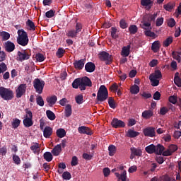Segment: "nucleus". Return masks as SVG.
<instances>
[{"label":"nucleus","instance_id":"f257e3e1","mask_svg":"<svg viewBox=\"0 0 181 181\" xmlns=\"http://www.w3.org/2000/svg\"><path fill=\"white\" fill-rule=\"evenodd\" d=\"M18 37H17V43L20 46H28L29 43V37L28 36V33H26L23 29L18 30L17 32Z\"/></svg>","mask_w":181,"mask_h":181},{"label":"nucleus","instance_id":"f03ea898","mask_svg":"<svg viewBox=\"0 0 181 181\" xmlns=\"http://www.w3.org/2000/svg\"><path fill=\"white\" fill-rule=\"evenodd\" d=\"M145 149L147 153H156V155H162V153L163 151H165V146H162L161 144H158L157 146L151 144L146 146Z\"/></svg>","mask_w":181,"mask_h":181},{"label":"nucleus","instance_id":"7ed1b4c3","mask_svg":"<svg viewBox=\"0 0 181 181\" xmlns=\"http://www.w3.org/2000/svg\"><path fill=\"white\" fill-rule=\"evenodd\" d=\"M108 98V89L105 85H101L98 90L97 98L98 101L103 103Z\"/></svg>","mask_w":181,"mask_h":181},{"label":"nucleus","instance_id":"20e7f679","mask_svg":"<svg viewBox=\"0 0 181 181\" xmlns=\"http://www.w3.org/2000/svg\"><path fill=\"white\" fill-rule=\"evenodd\" d=\"M0 97L6 101H9L13 98V91L4 86L0 87Z\"/></svg>","mask_w":181,"mask_h":181},{"label":"nucleus","instance_id":"39448f33","mask_svg":"<svg viewBox=\"0 0 181 181\" xmlns=\"http://www.w3.org/2000/svg\"><path fill=\"white\" fill-rule=\"evenodd\" d=\"M46 83H45V81L40 80V78H35L33 81V87L35 90V92L37 93V94H42L43 93V88H45Z\"/></svg>","mask_w":181,"mask_h":181},{"label":"nucleus","instance_id":"423d86ee","mask_svg":"<svg viewBox=\"0 0 181 181\" xmlns=\"http://www.w3.org/2000/svg\"><path fill=\"white\" fill-rule=\"evenodd\" d=\"M98 57L100 62H105V64H111L112 63V55L110 54V53L102 51L98 54Z\"/></svg>","mask_w":181,"mask_h":181},{"label":"nucleus","instance_id":"0eeeda50","mask_svg":"<svg viewBox=\"0 0 181 181\" xmlns=\"http://www.w3.org/2000/svg\"><path fill=\"white\" fill-rule=\"evenodd\" d=\"M93 82H91V79L90 78L85 76L82 78H81V91H84L86 90V87H92Z\"/></svg>","mask_w":181,"mask_h":181},{"label":"nucleus","instance_id":"6e6552de","mask_svg":"<svg viewBox=\"0 0 181 181\" xmlns=\"http://www.w3.org/2000/svg\"><path fill=\"white\" fill-rule=\"evenodd\" d=\"M19 62H25V60H29L30 59V51L23 50L22 52H18Z\"/></svg>","mask_w":181,"mask_h":181},{"label":"nucleus","instance_id":"1a4fd4ad","mask_svg":"<svg viewBox=\"0 0 181 181\" xmlns=\"http://www.w3.org/2000/svg\"><path fill=\"white\" fill-rule=\"evenodd\" d=\"M25 94H26V84H20L16 90V98H21L23 95H25Z\"/></svg>","mask_w":181,"mask_h":181},{"label":"nucleus","instance_id":"9d476101","mask_svg":"<svg viewBox=\"0 0 181 181\" xmlns=\"http://www.w3.org/2000/svg\"><path fill=\"white\" fill-rule=\"evenodd\" d=\"M143 134L145 136H148L149 138H153L156 135L155 132V127H145L143 130Z\"/></svg>","mask_w":181,"mask_h":181},{"label":"nucleus","instance_id":"9b49d317","mask_svg":"<svg viewBox=\"0 0 181 181\" xmlns=\"http://www.w3.org/2000/svg\"><path fill=\"white\" fill-rule=\"evenodd\" d=\"M111 125L113 128H124L125 123L122 120L114 118L111 122Z\"/></svg>","mask_w":181,"mask_h":181},{"label":"nucleus","instance_id":"f8f14e48","mask_svg":"<svg viewBox=\"0 0 181 181\" xmlns=\"http://www.w3.org/2000/svg\"><path fill=\"white\" fill-rule=\"evenodd\" d=\"M84 64H86V59H84L74 62V66L76 70H83L84 69Z\"/></svg>","mask_w":181,"mask_h":181},{"label":"nucleus","instance_id":"ddd939ff","mask_svg":"<svg viewBox=\"0 0 181 181\" xmlns=\"http://www.w3.org/2000/svg\"><path fill=\"white\" fill-rule=\"evenodd\" d=\"M4 49L8 53H11L15 50V44L11 41H7L4 43Z\"/></svg>","mask_w":181,"mask_h":181},{"label":"nucleus","instance_id":"4468645a","mask_svg":"<svg viewBox=\"0 0 181 181\" xmlns=\"http://www.w3.org/2000/svg\"><path fill=\"white\" fill-rule=\"evenodd\" d=\"M79 134H83L86 135H93L91 129L86 126H81L78 128Z\"/></svg>","mask_w":181,"mask_h":181},{"label":"nucleus","instance_id":"2eb2a0df","mask_svg":"<svg viewBox=\"0 0 181 181\" xmlns=\"http://www.w3.org/2000/svg\"><path fill=\"white\" fill-rule=\"evenodd\" d=\"M158 18V13H154L153 14H148L144 17L146 22L148 23H155V21Z\"/></svg>","mask_w":181,"mask_h":181},{"label":"nucleus","instance_id":"dca6fc26","mask_svg":"<svg viewBox=\"0 0 181 181\" xmlns=\"http://www.w3.org/2000/svg\"><path fill=\"white\" fill-rule=\"evenodd\" d=\"M43 135L45 138H50L53 135V129L49 126H46L43 130Z\"/></svg>","mask_w":181,"mask_h":181},{"label":"nucleus","instance_id":"f3484780","mask_svg":"<svg viewBox=\"0 0 181 181\" xmlns=\"http://www.w3.org/2000/svg\"><path fill=\"white\" fill-rule=\"evenodd\" d=\"M85 70L87 73H93L95 70V64L93 62H88L85 65Z\"/></svg>","mask_w":181,"mask_h":181},{"label":"nucleus","instance_id":"a211bd4d","mask_svg":"<svg viewBox=\"0 0 181 181\" xmlns=\"http://www.w3.org/2000/svg\"><path fill=\"white\" fill-rule=\"evenodd\" d=\"M47 103H48L49 107H53L54 104L57 102V96L56 95H52L50 97H47Z\"/></svg>","mask_w":181,"mask_h":181},{"label":"nucleus","instance_id":"6ab92c4d","mask_svg":"<svg viewBox=\"0 0 181 181\" xmlns=\"http://www.w3.org/2000/svg\"><path fill=\"white\" fill-rule=\"evenodd\" d=\"M149 78L160 80V78H162V72H160L159 69H157L154 71V73L150 74Z\"/></svg>","mask_w":181,"mask_h":181},{"label":"nucleus","instance_id":"aec40b11","mask_svg":"<svg viewBox=\"0 0 181 181\" xmlns=\"http://www.w3.org/2000/svg\"><path fill=\"white\" fill-rule=\"evenodd\" d=\"M141 5L142 6H147L148 11L153 6V1L152 0H141Z\"/></svg>","mask_w":181,"mask_h":181},{"label":"nucleus","instance_id":"412c9836","mask_svg":"<svg viewBox=\"0 0 181 181\" xmlns=\"http://www.w3.org/2000/svg\"><path fill=\"white\" fill-rule=\"evenodd\" d=\"M51 152L54 156H59V155H60V152H62V144H57L55 146Z\"/></svg>","mask_w":181,"mask_h":181},{"label":"nucleus","instance_id":"4be33fe9","mask_svg":"<svg viewBox=\"0 0 181 181\" xmlns=\"http://www.w3.org/2000/svg\"><path fill=\"white\" fill-rule=\"evenodd\" d=\"M141 117L144 119H149L151 117H153V111L148 110H145L142 112Z\"/></svg>","mask_w":181,"mask_h":181},{"label":"nucleus","instance_id":"5701e85b","mask_svg":"<svg viewBox=\"0 0 181 181\" xmlns=\"http://www.w3.org/2000/svg\"><path fill=\"white\" fill-rule=\"evenodd\" d=\"M130 151L132 155H135L136 156H142V150L139 148L131 147Z\"/></svg>","mask_w":181,"mask_h":181},{"label":"nucleus","instance_id":"b1692460","mask_svg":"<svg viewBox=\"0 0 181 181\" xmlns=\"http://www.w3.org/2000/svg\"><path fill=\"white\" fill-rule=\"evenodd\" d=\"M175 6H176L175 2H169L167 4L163 5L164 9L166 10L168 12H170L172 9H175Z\"/></svg>","mask_w":181,"mask_h":181},{"label":"nucleus","instance_id":"393cba45","mask_svg":"<svg viewBox=\"0 0 181 181\" xmlns=\"http://www.w3.org/2000/svg\"><path fill=\"white\" fill-rule=\"evenodd\" d=\"M30 150L33 151V153H39L40 152V147L39 146V143H33L32 146H30Z\"/></svg>","mask_w":181,"mask_h":181},{"label":"nucleus","instance_id":"a878e982","mask_svg":"<svg viewBox=\"0 0 181 181\" xmlns=\"http://www.w3.org/2000/svg\"><path fill=\"white\" fill-rule=\"evenodd\" d=\"M129 50H131V45L124 47L122 49V56H124V57H128L130 53Z\"/></svg>","mask_w":181,"mask_h":181},{"label":"nucleus","instance_id":"bb28decb","mask_svg":"<svg viewBox=\"0 0 181 181\" xmlns=\"http://www.w3.org/2000/svg\"><path fill=\"white\" fill-rule=\"evenodd\" d=\"M160 48V42H159V40L155 41L151 45V50H153L154 53H156Z\"/></svg>","mask_w":181,"mask_h":181},{"label":"nucleus","instance_id":"cd10ccee","mask_svg":"<svg viewBox=\"0 0 181 181\" xmlns=\"http://www.w3.org/2000/svg\"><path fill=\"white\" fill-rule=\"evenodd\" d=\"M23 123L24 127H25L26 128H29L33 125V120H32V119H29V117H25L23 120Z\"/></svg>","mask_w":181,"mask_h":181},{"label":"nucleus","instance_id":"c85d7f7f","mask_svg":"<svg viewBox=\"0 0 181 181\" xmlns=\"http://www.w3.org/2000/svg\"><path fill=\"white\" fill-rule=\"evenodd\" d=\"M81 78H76L73 83H72V87L73 88H78L81 90Z\"/></svg>","mask_w":181,"mask_h":181},{"label":"nucleus","instance_id":"c756f323","mask_svg":"<svg viewBox=\"0 0 181 181\" xmlns=\"http://www.w3.org/2000/svg\"><path fill=\"white\" fill-rule=\"evenodd\" d=\"M65 112V117L66 118H69V117L71 116V114H73L72 110H71V105H66L64 110Z\"/></svg>","mask_w":181,"mask_h":181},{"label":"nucleus","instance_id":"7c9ffc66","mask_svg":"<svg viewBox=\"0 0 181 181\" xmlns=\"http://www.w3.org/2000/svg\"><path fill=\"white\" fill-rule=\"evenodd\" d=\"M140 26L142 29H144L145 30H149L152 29V27L151 26V23H148V21H146L145 19H144V22L141 23Z\"/></svg>","mask_w":181,"mask_h":181},{"label":"nucleus","instance_id":"2f4dec72","mask_svg":"<svg viewBox=\"0 0 181 181\" xmlns=\"http://www.w3.org/2000/svg\"><path fill=\"white\" fill-rule=\"evenodd\" d=\"M43 158L47 162H52L53 160V155L49 151L44 153Z\"/></svg>","mask_w":181,"mask_h":181},{"label":"nucleus","instance_id":"473e14b6","mask_svg":"<svg viewBox=\"0 0 181 181\" xmlns=\"http://www.w3.org/2000/svg\"><path fill=\"white\" fill-rule=\"evenodd\" d=\"M172 108H173V105H170L169 108H168L167 107H163L160 109V115H166V114H168V112H169V110H172Z\"/></svg>","mask_w":181,"mask_h":181},{"label":"nucleus","instance_id":"72a5a7b5","mask_svg":"<svg viewBox=\"0 0 181 181\" xmlns=\"http://www.w3.org/2000/svg\"><path fill=\"white\" fill-rule=\"evenodd\" d=\"M138 135H139V132H136L133 129H129L127 134V136L129 138H136V136H138Z\"/></svg>","mask_w":181,"mask_h":181},{"label":"nucleus","instance_id":"f704fd0d","mask_svg":"<svg viewBox=\"0 0 181 181\" xmlns=\"http://www.w3.org/2000/svg\"><path fill=\"white\" fill-rule=\"evenodd\" d=\"M46 115L50 121H54L56 119V115L52 110H47Z\"/></svg>","mask_w":181,"mask_h":181},{"label":"nucleus","instance_id":"c9c22d12","mask_svg":"<svg viewBox=\"0 0 181 181\" xmlns=\"http://www.w3.org/2000/svg\"><path fill=\"white\" fill-rule=\"evenodd\" d=\"M118 32V30L117 29V28L115 27H112L111 28V37H112V39H118V37H119V35H118V34H117V33Z\"/></svg>","mask_w":181,"mask_h":181},{"label":"nucleus","instance_id":"e433bc0d","mask_svg":"<svg viewBox=\"0 0 181 181\" xmlns=\"http://www.w3.org/2000/svg\"><path fill=\"white\" fill-rule=\"evenodd\" d=\"M108 105L110 108H112V110H115L117 108V103H115V100L112 97H110L108 98Z\"/></svg>","mask_w":181,"mask_h":181},{"label":"nucleus","instance_id":"4c0bfd02","mask_svg":"<svg viewBox=\"0 0 181 181\" xmlns=\"http://www.w3.org/2000/svg\"><path fill=\"white\" fill-rule=\"evenodd\" d=\"M109 156H114L115 155V152H117V147L114 145H110L108 147Z\"/></svg>","mask_w":181,"mask_h":181},{"label":"nucleus","instance_id":"58836bf2","mask_svg":"<svg viewBox=\"0 0 181 181\" xmlns=\"http://www.w3.org/2000/svg\"><path fill=\"white\" fill-rule=\"evenodd\" d=\"M56 133L58 138H64L66 136V130L64 129H58Z\"/></svg>","mask_w":181,"mask_h":181},{"label":"nucleus","instance_id":"ea45409f","mask_svg":"<svg viewBox=\"0 0 181 181\" xmlns=\"http://www.w3.org/2000/svg\"><path fill=\"white\" fill-rule=\"evenodd\" d=\"M12 128L16 129L21 125V120L18 118L13 119L11 122Z\"/></svg>","mask_w":181,"mask_h":181},{"label":"nucleus","instance_id":"a19ab883","mask_svg":"<svg viewBox=\"0 0 181 181\" xmlns=\"http://www.w3.org/2000/svg\"><path fill=\"white\" fill-rule=\"evenodd\" d=\"M144 34L148 37H152L153 39H156V37H158V35H156L155 33L151 31V30H145Z\"/></svg>","mask_w":181,"mask_h":181},{"label":"nucleus","instance_id":"79ce46f5","mask_svg":"<svg viewBox=\"0 0 181 181\" xmlns=\"http://www.w3.org/2000/svg\"><path fill=\"white\" fill-rule=\"evenodd\" d=\"M129 32L130 33V35H135L138 32V27H136V25H131L129 27Z\"/></svg>","mask_w":181,"mask_h":181},{"label":"nucleus","instance_id":"37998d69","mask_svg":"<svg viewBox=\"0 0 181 181\" xmlns=\"http://www.w3.org/2000/svg\"><path fill=\"white\" fill-rule=\"evenodd\" d=\"M27 26L30 28V30H36V26L35 25V23L31 20L28 19L26 22Z\"/></svg>","mask_w":181,"mask_h":181},{"label":"nucleus","instance_id":"c03bdc74","mask_svg":"<svg viewBox=\"0 0 181 181\" xmlns=\"http://www.w3.org/2000/svg\"><path fill=\"white\" fill-rule=\"evenodd\" d=\"M130 93L131 94H138V93H139V86L137 85H133L131 86Z\"/></svg>","mask_w":181,"mask_h":181},{"label":"nucleus","instance_id":"a18cd8bd","mask_svg":"<svg viewBox=\"0 0 181 181\" xmlns=\"http://www.w3.org/2000/svg\"><path fill=\"white\" fill-rule=\"evenodd\" d=\"M35 59L37 62L42 63V62H45L46 57H45V55H43V54L37 53L35 54Z\"/></svg>","mask_w":181,"mask_h":181},{"label":"nucleus","instance_id":"49530a36","mask_svg":"<svg viewBox=\"0 0 181 181\" xmlns=\"http://www.w3.org/2000/svg\"><path fill=\"white\" fill-rule=\"evenodd\" d=\"M77 35H78L75 30H70L66 33V36H68V37H77Z\"/></svg>","mask_w":181,"mask_h":181},{"label":"nucleus","instance_id":"de8ad7c7","mask_svg":"<svg viewBox=\"0 0 181 181\" xmlns=\"http://www.w3.org/2000/svg\"><path fill=\"white\" fill-rule=\"evenodd\" d=\"M36 103L40 107H43V105H45V100H43V98L40 95L37 96Z\"/></svg>","mask_w":181,"mask_h":181},{"label":"nucleus","instance_id":"09e8293b","mask_svg":"<svg viewBox=\"0 0 181 181\" xmlns=\"http://www.w3.org/2000/svg\"><path fill=\"white\" fill-rule=\"evenodd\" d=\"M173 42V37H168L164 42H163V46L164 47H169V45Z\"/></svg>","mask_w":181,"mask_h":181},{"label":"nucleus","instance_id":"8fccbe9b","mask_svg":"<svg viewBox=\"0 0 181 181\" xmlns=\"http://www.w3.org/2000/svg\"><path fill=\"white\" fill-rule=\"evenodd\" d=\"M0 36L3 37V40H8V39L11 37V34H9L8 32L2 31Z\"/></svg>","mask_w":181,"mask_h":181},{"label":"nucleus","instance_id":"3c124183","mask_svg":"<svg viewBox=\"0 0 181 181\" xmlns=\"http://www.w3.org/2000/svg\"><path fill=\"white\" fill-rule=\"evenodd\" d=\"M64 53H66V50H64L63 48H59L56 52V56L60 59L63 57Z\"/></svg>","mask_w":181,"mask_h":181},{"label":"nucleus","instance_id":"603ef678","mask_svg":"<svg viewBox=\"0 0 181 181\" xmlns=\"http://www.w3.org/2000/svg\"><path fill=\"white\" fill-rule=\"evenodd\" d=\"M62 177L64 180H70L71 179V174L69 171H65L62 174Z\"/></svg>","mask_w":181,"mask_h":181},{"label":"nucleus","instance_id":"864d4df0","mask_svg":"<svg viewBox=\"0 0 181 181\" xmlns=\"http://www.w3.org/2000/svg\"><path fill=\"white\" fill-rule=\"evenodd\" d=\"M149 80L151 83V86L153 87H158L159 86V80L158 79H155L153 78H149Z\"/></svg>","mask_w":181,"mask_h":181},{"label":"nucleus","instance_id":"5fc2aeb1","mask_svg":"<svg viewBox=\"0 0 181 181\" xmlns=\"http://www.w3.org/2000/svg\"><path fill=\"white\" fill-rule=\"evenodd\" d=\"M13 160L15 165H19L21 163V158L16 154L13 155Z\"/></svg>","mask_w":181,"mask_h":181},{"label":"nucleus","instance_id":"6e6d98bb","mask_svg":"<svg viewBox=\"0 0 181 181\" xmlns=\"http://www.w3.org/2000/svg\"><path fill=\"white\" fill-rule=\"evenodd\" d=\"M119 26L122 29H127V28H128V23H127V21H125V20L122 19L119 21Z\"/></svg>","mask_w":181,"mask_h":181},{"label":"nucleus","instance_id":"4d7b16f0","mask_svg":"<svg viewBox=\"0 0 181 181\" xmlns=\"http://www.w3.org/2000/svg\"><path fill=\"white\" fill-rule=\"evenodd\" d=\"M83 95H78L75 98L76 103H78V105L83 104Z\"/></svg>","mask_w":181,"mask_h":181},{"label":"nucleus","instance_id":"13d9d810","mask_svg":"<svg viewBox=\"0 0 181 181\" xmlns=\"http://www.w3.org/2000/svg\"><path fill=\"white\" fill-rule=\"evenodd\" d=\"M82 29L83 25H81L80 23H76L74 30L78 34L79 32H81Z\"/></svg>","mask_w":181,"mask_h":181},{"label":"nucleus","instance_id":"bf43d9fd","mask_svg":"<svg viewBox=\"0 0 181 181\" xmlns=\"http://www.w3.org/2000/svg\"><path fill=\"white\" fill-rule=\"evenodd\" d=\"M172 56H173V59H175V60H177L178 62V63H180V62H181L180 55L176 54V52L175 51H173L172 52Z\"/></svg>","mask_w":181,"mask_h":181},{"label":"nucleus","instance_id":"052dcab7","mask_svg":"<svg viewBox=\"0 0 181 181\" xmlns=\"http://www.w3.org/2000/svg\"><path fill=\"white\" fill-rule=\"evenodd\" d=\"M168 149L170 151L171 153H175L177 151V146L175 144H171L169 146Z\"/></svg>","mask_w":181,"mask_h":181},{"label":"nucleus","instance_id":"680f3d73","mask_svg":"<svg viewBox=\"0 0 181 181\" xmlns=\"http://www.w3.org/2000/svg\"><path fill=\"white\" fill-rule=\"evenodd\" d=\"M71 165V166H77L78 165V158H77V156L72 157Z\"/></svg>","mask_w":181,"mask_h":181},{"label":"nucleus","instance_id":"e2e57ef3","mask_svg":"<svg viewBox=\"0 0 181 181\" xmlns=\"http://www.w3.org/2000/svg\"><path fill=\"white\" fill-rule=\"evenodd\" d=\"M54 13H56V11L53 10H49V11L46 12L45 16L47 18H53V16H54Z\"/></svg>","mask_w":181,"mask_h":181},{"label":"nucleus","instance_id":"0e129e2a","mask_svg":"<svg viewBox=\"0 0 181 181\" xmlns=\"http://www.w3.org/2000/svg\"><path fill=\"white\" fill-rule=\"evenodd\" d=\"M175 25H176V21H175L174 18H170V20L168 21V25L170 28H174Z\"/></svg>","mask_w":181,"mask_h":181},{"label":"nucleus","instance_id":"69168bd1","mask_svg":"<svg viewBox=\"0 0 181 181\" xmlns=\"http://www.w3.org/2000/svg\"><path fill=\"white\" fill-rule=\"evenodd\" d=\"M6 70H8V66H6V63H1L0 64V71H1V72L5 73V71H6Z\"/></svg>","mask_w":181,"mask_h":181},{"label":"nucleus","instance_id":"338daca9","mask_svg":"<svg viewBox=\"0 0 181 181\" xmlns=\"http://www.w3.org/2000/svg\"><path fill=\"white\" fill-rule=\"evenodd\" d=\"M169 101L171 104H176L177 103V96L172 95L169 97Z\"/></svg>","mask_w":181,"mask_h":181},{"label":"nucleus","instance_id":"774afa93","mask_svg":"<svg viewBox=\"0 0 181 181\" xmlns=\"http://www.w3.org/2000/svg\"><path fill=\"white\" fill-rule=\"evenodd\" d=\"M119 179L122 181H127V171L124 170L123 173L119 177Z\"/></svg>","mask_w":181,"mask_h":181}]
</instances>
